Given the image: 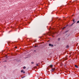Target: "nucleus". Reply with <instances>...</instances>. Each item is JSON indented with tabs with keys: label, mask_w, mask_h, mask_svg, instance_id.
<instances>
[{
	"label": "nucleus",
	"mask_w": 79,
	"mask_h": 79,
	"mask_svg": "<svg viewBox=\"0 0 79 79\" xmlns=\"http://www.w3.org/2000/svg\"><path fill=\"white\" fill-rule=\"evenodd\" d=\"M51 69H52L51 70V71L52 72L54 71H55V68H52Z\"/></svg>",
	"instance_id": "obj_1"
},
{
	"label": "nucleus",
	"mask_w": 79,
	"mask_h": 79,
	"mask_svg": "<svg viewBox=\"0 0 79 79\" xmlns=\"http://www.w3.org/2000/svg\"><path fill=\"white\" fill-rule=\"evenodd\" d=\"M49 46L50 47H53V45L52 44H49Z\"/></svg>",
	"instance_id": "obj_2"
},
{
	"label": "nucleus",
	"mask_w": 79,
	"mask_h": 79,
	"mask_svg": "<svg viewBox=\"0 0 79 79\" xmlns=\"http://www.w3.org/2000/svg\"><path fill=\"white\" fill-rule=\"evenodd\" d=\"M48 67L50 68H52V67H53L52 65H50L49 66H48Z\"/></svg>",
	"instance_id": "obj_3"
},
{
	"label": "nucleus",
	"mask_w": 79,
	"mask_h": 79,
	"mask_svg": "<svg viewBox=\"0 0 79 79\" xmlns=\"http://www.w3.org/2000/svg\"><path fill=\"white\" fill-rule=\"evenodd\" d=\"M75 67H76V68H78V66H77V65H75Z\"/></svg>",
	"instance_id": "obj_4"
},
{
	"label": "nucleus",
	"mask_w": 79,
	"mask_h": 79,
	"mask_svg": "<svg viewBox=\"0 0 79 79\" xmlns=\"http://www.w3.org/2000/svg\"><path fill=\"white\" fill-rule=\"evenodd\" d=\"M64 60H67V58H64L63 59Z\"/></svg>",
	"instance_id": "obj_5"
},
{
	"label": "nucleus",
	"mask_w": 79,
	"mask_h": 79,
	"mask_svg": "<svg viewBox=\"0 0 79 79\" xmlns=\"http://www.w3.org/2000/svg\"><path fill=\"white\" fill-rule=\"evenodd\" d=\"M75 23V22H74L71 25V26H73V24H74V23Z\"/></svg>",
	"instance_id": "obj_6"
},
{
	"label": "nucleus",
	"mask_w": 79,
	"mask_h": 79,
	"mask_svg": "<svg viewBox=\"0 0 79 79\" xmlns=\"http://www.w3.org/2000/svg\"><path fill=\"white\" fill-rule=\"evenodd\" d=\"M75 23V22H74L71 25V26H73V24H74V23Z\"/></svg>",
	"instance_id": "obj_7"
},
{
	"label": "nucleus",
	"mask_w": 79,
	"mask_h": 79,
	"mask_svg": "<svg viewBox=\"0 0 79 79\" xmlns=\"http://www.w3.org/2000/svg\"><path fill=\"white\" fill-rule=\"evenodd\" d=\"M21 73H23V72H24V70H21Z\"/></svg>",
	"instance_id": "obj_8"
},
{
	"label": "nucleus",
	"mask_w": 79,
	"mask_h": 79,
	"mask_svg": "<svg viewBox=\"0 0 79 79\" xmlns=\"http://www.w3.org/2000/svg\"><path fill=\"white\" fill-rule=\"evenodd\" d=\"M66 28V27H64L62 28V30H63L64 29H65Z\"/></svg>",
	"instance_id": "obj_9"
},
{
	"label": "nucleus",
	"mask_w": 79,
	"mask_h": 79,
	"mask_svg": "<svg viewBox=\"0 0 79 79\" xmlns=\"http://www.w3.org/2000/svg\"><path fill=\"white\" fill-rule=\"evenodd\" d=\"M68 32V31H65V33H66V32Z\"/></svg>",
	"instance_id": "obj_10"
},
{
	"label": "nucleus",
	"mask_w": 79,
	"mask_h": 79,
	"mask_svg": "<svg viewBox=\"0 0 79 79\" xmlns=\"http://www.w3.org/2000/svg\"><path fill=\"white\" fill-rule=\"evenodd\" d=\"M26 77V76H24L23 77H22V79H23V78H24V77Z\"/></svg>",
	"instance_id": "obj_11"
},
{
	"label": "nucleus",
	"mask_w": 79,
	"mask_h": 79,
	"mask_svg": "<svg viewBox=\"0 0 79 79\" xmlns=\"http://www.w3.org/2000/svg\"><path fill=\"white\" fill-rule=\"evenodd\" d=\"M23 69H26V67L24 66L23 68Z\"/></svg>",
	"instance_id": "obj_12"
},
{
	"label": "nucleus",
	"mask_w": 79,
	"mask_h": 79,
	"mask_svg": "<svg viewBox=\"0 0 79 79\" xmlns=\"http://www.w3.org/2000/svg\"><path fill=\"white\" fill-rule=\"evenodd\" d=\"M69 47V46L68 45H67L66 48H68Z\"/></svg>",
	"instance_id": "obj_13"
},
{
	"label": "nucleus",
	"mask_w": 79,
	"mask_h": 79,
	"mask_svg": "<svg viewBox=\"0 0 79 79\" xmlns=\"http://www.w3.org/2000/svg\"><path fill=\"white\" fill-rule=\"evenodd\" d=\"M58 40L59 41L60 40V38H58Z\"/></svg>",
	"instance_id": "obj_14"
},
{
	"label": "nucleus",
	"mask_w": 79,
	"mask_h": 79,
	"mask_svg": "<svg viewBox=\"0 0 79 79\" xmlns=\"http://www.w3.org/2000/svg\"><path fill=\"white\" fill-rule=\"evenodd\" d=\"M36 65L37 66H39V64H36Z\"/></svg>",
	"instance_id": "obj_15"
},
{
	"label": "nucleus",
	"mask_w": 79,
	"mask_h": 79,
	"mask_svg": "<svg viewBox=\"0 0 79 79\" xmlns=\"http://www.w3.org/2000/svg\"><path fill=\"white\" fill-rule=\"evenodd\" d=\"M31 64H34V62H31Z\"/></svg>",
	"instance_id": "obj_16"
},
{
	"label": "nucleus",
	"mask_w": 79,
	"mask_h": 79,
	"mask_svg": "<svg viewBox=\"0 0 79 79\" xmlns=\"http://www.w3.org/2000/svg\"><path fill=\"white\" fill-rule=\"evenodd\" d=\"M74 21H75V20H74V19H73V22H74H74H74Z\"/></svg>",
	"instance_id": "obj_17"
},
{
	"label": "nucleus",
	"mask_w": 79,
	"mask_h": 79,
	"mask_svg": "<svg viewBox=\"0 0 79 79\" xmlns=\"http://www.w3.org/2000/svg\"><path fill=\"white\" fill-rule=\"evenodd\" d=\"M38 47V46L35 45V47Z\"/></svg>",
	"instance_id": "obj_18"
},
{
	"label": "nucleus",
	"mask_w": 79,
	"mask_h": 79,
	"mask_svg": "<svg viewBox=\"0 0 79 79\" xmlns=\"http://www.w3.org/2000/svg\"><path fill=\"white\" fill-rule=\"evenodd\" d=\"M77 23H79V21H77Z\"/></svg>",
	"instance_id": "obj_19"
},
{
	"label": "nucleus",
	"mask_w": 79,
	"mask_h": 79,
	"mask_svg": "<svg viewBox=\"0 0 79 79\" xmlns=\"http://www.w3.org/2000/svg\"><path fill=\"white\" fill-rule=\"evenodd\" d=\"M7 61L6 60L4 61V62H6Z\"/></svg>",
	"instance_id": "obj_20"
},
{
	"label": "nucleus",
	"mask_w": 79,
	"mask_h": 79,
	"mask_svg": "<svg viewBox=\"0 0 79 79\" xmlns=\"http://www.w3.org/2000/svg\"><path fill=\"white\" fill-rule=\"evenodd\" d=\"M36 42V40L34 41V42Z\"/></svg>",
	"instance_id": "obj_21"
},
{
	"label": "nucleus",
	"mask_w": 79,
	"mask_h": 79,
	"mask_svg": "<svg viewBox=\"0 0 79 79\" xmlns=\"http://www.w3.org/2000/svg\"><path fill=\"white\" fill-rule=\"evenodd\" d=\"M15 48H17V47H15Z\"/></svg>",
	"instance_id": "obj_22"
},
{
	"label": "nucleus",
	"mask_w": 79,
	"mask_h": 79,
	"mask_svg": "<svg viewBox=\"0 0 79 79\" xmlns=\"http://www.w3.org/2000/svg\"><path fill=\"white\" fill-rule=\"evenodd\" d=\"M23 73L24 74V73H25V72H23Z\"/></svg>",
	"instance_id": "obj_23"
},
{
	"label": "nucleus",
	"mask_w": 79,
	"mask_h": 79,
	"mask_svg": "<svg viewBox=\"0 0 79 79\" xmlns=\"http://www.w3.org/2000/svg\"><path fill=\"white\" fill-rule=\"evenodd\" d=\"M34 52H35V50H34Z\"/></svg>",
	"instance_id": "obj_24"
},
{
	"label": "nucleus",
	"mask_w": 79,
	"mask_h": 79,
	"mask_svg": "<svg viewBox=\"0 0 79 79\" xmlns=\"http://www.w3.org/2000/svg\"><path fill=\"white\" fill-rule=\"evenodd\" d=\"M38 65H39V64H40V63H38Z\"/></svg>",
	"instance_id": "obj_25"
},
{
	"label": "nucleus",
	"mask_w": 79,
	"mask_h": 79,
	"mask_svg": "<svg viewBox=\"0 0 79 79\" xmlns=\"http://www.w3.org/2000/svg\"><path fill=\"white\" fill-rule=\"evenodd\" d=\"M38 65H39V64H40V63H38Z\"/></svg>",
	"instance_id": "obj_26"
}]
</instances>
